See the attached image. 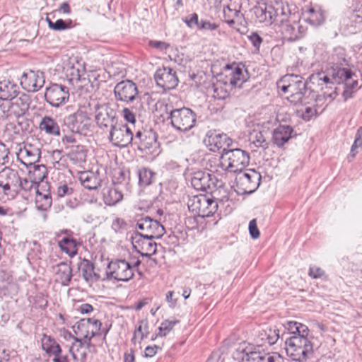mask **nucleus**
Here are the masks:
<instances>
[{"label": "nucleus", "instance_id": "bf43d9fd", "mask_svg": "<svg viewBox=\"0 0 362 362\" xmlns=\"http://www.w3.org/2000/svg\"><path fill=\"white\" fill-rule=\"evenodd\" d=\"M247 37L256 49L259 50L260 45L262 42V37L256 33H251Z\"/></svg>", "mask_w": 362, "mask_h": 362}, {"label": "nucleus", "instance_id": "e2e57ef3", "mask_svg": "<svg viewBox=\"0 0 362 362\" xmlns=\"http://www.w3.org/2000/svg\"><path fill=\"white\" fill-rule=\"evenodd\" d=\"M218 27V25L214 23L202 20L198 28L203 30H214L217 29Z\"/></svg>", "mask_w": 362, "mask_h": 362}, {"label": "nucleus", "instance_id": "f3484780", "mask_svg": "<svg viewBox=\"0 0 362 362\" xmlns=\"http://www.w3.org/2000/svg\"><path fill=\"white\" fill-rule=\"evenodd\" d=\"M154 239L156 238L135 233L132 237V245L134 248L142 256L150 257L157 251V244Z\"/></svg>", "mask_w": 362, "mask_h": 362}, {"label": "nucleus", "instance_id": "72a5a7b5", "mask_svg": "<svg viewBox=\"0 0 362 362\" xmlns=\"http://www.w3.org/2000/svg\"><path fill=\"white\" fill-rule=\"evenodd\" d=\"M79 180L82 185L88 189H96L100 186V179L97 174L91 171L82 172Z\"/></svg>", "mask_w": 362, "mask_h": 362}, {"label": "nucleus", "instance_id": "4d7b16f0", "mask_svg": "<svg viewBox=\"0 0 362 362\" xmlns=\"http://www.w3.org/2000/svg\"><path fill=\"white\" fill-rule=\"evenodd\" d=\"M308 274L313 279H319L324 276L325 275V272L320 267H310Z\"/></svg>", "mask_w": 362, "mask_h": 362}, {"label": "nucleus", "instance_id": "ddd939ff", "mask_svg": "<svg viewBox=\"0 0 362 362\" xmlns=\"http://www.w3.org/2000/svg\"><path fill=\"white\" fill-rule=\"evenodd\" d=\"M235 180L242 194H251L258 188L261 175L255 170H247L240 173Z\"/></svg>", "mask_w": 362, "mask_h": 362}, {"label": "nucleus", "instance_id": "0eeeda50", "mask_svg": "<svg viewBox=\"0 0 362 362\" xmlns=\"http://www.w3.org/2000/svg\"><path fill=\"white\" fill-rule=\"evenodd\" d=\"M105 275L109 280L127 281L133 277L134 272L130 263L125 259H117L108 263Z\"/></svg>", "mask_w": 362, "mask_h": 362}, {"label": "nucleus", "instance_id": "9b49d317", "mask_svg": "<svg viewBox=\"0 0 362 362\" xmlns=\"http://www.w3.org/2000/svg\"><path fill=\"white\" fill-rule=\"evenodd\" d=\"M18 173L8 167H5L0 171V187L6 195L14 196L18 193L20 185Z\"/></svg>", "mask_w": 362, "mask_h": 362}, {"label": "nucleus", "instance_id": "393cba45", "mask_svg": "<svg viewBox=\"0 0 362 362\" xmlns=\"http://www.w3.org/2000/svg\"><path fill=\"white\" fill-rule=\"evenodd\" d=\"M40 158V151L39 148L32 145H25L23 148H20L18 153V160L23 165L28 166L32 165Z\"/></svg>", "mask_w": 362, "mask_h": 362}, {"label": "nucleus", "instance_id": "39448f33", "mask_svg": "<svg viewBox=\"0 0 362 362\" xmlns=\"http://www.w3.org/2000/svg\"><path fill=\"white\" fill-rule=\"evenodd\" d=\"M351 76H353V73L351 70L341 68L339 66H332L327 71L326 74L317 73L312 76L311 79L313 83L316 82L318 86H322V89H323V85H325L326 88H332L329 85H333L334 83H344L351 80Z\"/></svg>", "mask_w": 362, "mask_h": 362}, {"label": "nucleus", "instance_id": "e433bc0d", "mask_svg": "<svg viewBox=\"0 0 362 362\" xmlns=\"http://www.w3.org/2000/svg\"><path fill=\"white\" fill-rule=\"evenodd\" d=\"M39 128L41 131L49 135L59 136L60 134L57 122L51 117H44L40 122Z\"/></svg>", "mask_w": 362, "mask_h": 362}, {"label": "nucleus", "instance_id": "bb28decb", "mask_svg": "<svg viewBox=\"0 0 362 362\" xmlns=\"http://www.w3.org/2000/svg\"><path fill=\"white\" fill-rule=\"evenodd\" d=\"M70 336L74 339L69 348L72 358L76 361L85 362L87 357V349L89 346H87V343H84L81 339L74 337L71 334Z\"/></svg>", "mask_w": 362, "mask_h": 362}, {"label": "nucleus", "instance_id": "58836bf2", "mask_svg": "<svg viewBox=\"0 0 362 362\" xmlns=\"http://www.w3.org/2000/svg\"><path fill=\"white\" fill-rule=\"evenodd\" d=\"M123 199L120 191L113 187H106L103 189V201L106 205L114 206Z\"/></svg>", "mask_w": 362, "mask_h": 362}, {"label": "nucleus", "instance_id": "37998d69", "mask_svg": "<svg viewBox=\"0 0 362 362\" xmlns=\"http://www.w3.org/2000/svg\"><path fill=\"white\" fill-rule=\"evenodd\" d=\"M35 203L38 209L45 211L52 206V197L49 192L43 194L37 190Z\"/></svg>", "mask_w": 362, "mask_h": 362}, {"label": "nucleus", "instance_id": "f03ea898", "mask_svg": "<svg viewBox=\"0 0 362 362\" xmlns=\"http://www.w3.org/2000/svg\"><path fill=\"white\" fill-rule=\"evenodd\" d=\"M279 93L294 105L302 104L308 93L305 82L299 75L286 74L276 83Z\"/></svg>", "mask_w": 362, "mask_h": 362}, {"label": "nucleus", "instance_id": "412c9836", "mask_svg": "<svg viewBox=\"0 0 362 362\" xmlns=\"http://www.w3.org/2000/svg\"><path fill=\"white\" fill-rule=\"evenodd\" d=\"M280 8H274L273 5L262 4L255 8V14L260 23L270 25L276 20V15Z\"/></svg>", "mask_w": 362, "mask_h": 362}, {"label": "nucleus", "instance_id": "49530a36", "mask_svg": "<svg viewBox=\"0 0 362 362\" xmlns=\"http://www.w3.org/2000/svg\"><path fill=\"white\" fill-rule=\"evenodd\" d=\"M69 157L71 160L75 162H83L86 158V151L83 146H72L69 151Z\"/></svg>", "mask_w": 362, "mask_h": 362}, {"label": "nucleus", "instance_id": "5fc2aeb1", "mask_svg": "<svg viewBox=\"0 0 362 362\" xmlns=\"http://www.w3.org/2000/svg\"><path fill=\"white\" fill-rule=\"evenodd\" d=\"M350 20L355 24H362V5L356 7L350 15Z\"/></svg>", "mask_w": 362, "mask_h": 362}, {"label": "nucleus", "instance_id": "774afa93", "mask_svg": "<svg viewBox=\"0 0 362 362\" xmlns=\"http://www.w3.org/2000/svg\"><path fill=\"white\" fill-rule=\"evenodd\" d=\"M126 226V222L121 218H115L112 224V228L115 230L118 231Z\"/></svg>", "mask_w": 362, "mask_h": 362}, {"label": "nucleus", "instance_id": "c756f323", "mask_svg": "<svg viewBox=\"0 0 362 362\" xmlns=\"http://www.w3.org/2000/svg\"><path fill=\"white\" fill-rule=\"evenodd\" d=\"M56 281L63 286H68L72 278V269L66 262H61L54 267Z\"/></svg>", "mask_w": 362, "mask_h": 362}, {"label": "nucleus", "instance_id": "a211bd4d", "mask_svg": "<svg viewBox=\"0 0 362 362\" xmlns=\"http://www.w3.org/2000/svg\"><path fill=\"white\" fill-rule=\"evenodd\" d=\"M114 93L117 100L124 103L133 102L138 95L137 86L130 80L118 83L115 87Z\"/></svg>", "mask_w": 362, "mask_h": 362}, {"label": "nucleus", "instance_id": "69168bd1", "mask_svg": "<svg viewBox=\"0 0 362 362\" xmlns=\"http://www.w3.org/2000/svg\"><path fill=\"white\" fill-rule=\"evenodd\" d=\"M149 45L160 51L166 50L169 47V44L163 41L151 40L149 42Z\"/></svg>", "mask_w": 362, "mask_h": 362}, {"label": "nucleus", "instance_id": "dca6fc26", "mask_svg": "<svg viewBox=\"0 0 362 362\" xmlns=\"http://www.w3.org/2000/svg\"><path fill=\"white\" fill-rule=\"evenodd\" d=\"M45 76L40 71L29 70L24 72L21 78V84L23 89L28 92H37L45 84Z\"/></svg>", "mask_w": 362, "mask_h": 362}, {"label": "nucleus", "instance_id": "13d9d810", "mask_svg": "<svg viewBox=\"0 0 362 362\" xmlns=\"http://www.w3.org/2000/svg\"><path fill=\"white\" fill-rule=\"evenodd\" d=\"M362 146V127H359L357 129L354 142L351 146V152H354L355 148L360 147Z\"/></svg>", "mask_w": 362, "mask_h": 362}, {"label": "nucleus", "instance_id": "a878e982", "mask_svg": "<svg viewBox=\"0 0 362 362\" xmlns=\"http://www.w3.org/2000/svg\"><path fill=\"white\" fill-rule=\"evenodd\" d=\"M303 18L311 25L318 26L325 21L324 11L318 5L310 6L304 9Z\"/></svg>", "mask_w": 362, "mask_h": 362}, {"label": "nucleus", "instance_id": "603ef678", "mask_svg": "<svg viewBox=\"0 0 362 362\" xmlns=\"http://www.w3.org/2000/svg\"><path fill=\"white\" fill-rule=\"evenodd\" d=\"M84 321L88 322V329L90 332V337H95L100 333L102 323L100 320L93 318L83 319Z\"/></svg>", "mask_w": 362, "mask_h": 362}, {"label": "nucleus", "instance_id": "5701e85b", "mask_svg": "<svg viewBox=\"0 0 362 362\" xmlns=\"http://www.w3.org/2000/svg\"><path fill=\"white\" fill-rule=\"evenodd\" d=\"M115 113L114 110L107 105H101L98 108L95 121L100 127H112L115 124Z\"/></svg>", "mask_w": 362, "mask_h": 362}, {"label": "nucleus", "instance_id": "423d86ee", "mask_svg": "<svg viewBox=\"0 0 362 362\" xmlns=\"http://www.w3.org/2000/svg\"><path fill=\"white\" fill-rule=\"evenodd\" d=\"M190 211L197 216L205 218L212 216L218 209L216 200L205 194L194 196L188 202Z\"/></svg>", "mask_w": 362, "mask_h": 362}, {"label": "nucleus", "instance_id": "f8f14e48", "mask_svg": "<svg viewBox=\"0 0 362 362\" xmlns=\"http://www.w3.org/2000/svg\"><path fill=\"white\" fill-rule=\"evenodd\" d=\"M109 139L115 146L126 147L134 140L133 132L128 125L115 123L111 127Z\"/></svg>", "mask_w": 362, "mask_h": 362}, {"label": "nucleus", "instance_id": "c85d7f7f", "mask_svg": "<svg viewBox=\"0 0 362 362\" xmlns=\"http://www.w3.org/2000/svg\"><path fill=\"white\" fill-rule=\"evenodd\" d=\"M211 182V175L208 172L197 170L192 173L191 184L197 190L206 191L210 188Z\"/></svg>", "mask_w": 362, "mask_h": 362}, {"label": "nucleus", "instance_id": "de8ad7c7", "mask_svg": "<svg viewBox=\"0 0 362 362\" xmlns=\"http://www.w3.org/2000/svg\"><path fill=\"white\" fill-rule=\"evenodd\" d=\"M154 173L148 168H143L139 170V183L142 187L151 184Z\"/></svg>", "mask_w": 362, "mask_h": 362}, {"label": "nucleus", "instance_id": "7ed1b4c3", "mask_svg": "<svg viewBox=\"0 0 362 362\" xmlns=\"http://www.w3.org/2000/svg\"><path fill=\"white\" fill-rule=\"evenodd\" d=\"M249 162L250 156L247 151L240 148H234L222 153L219 165L224 170L240 173L248 165Z\"/></svg>", "mask_w": 362, "mask_h": 362}, {"label": "nucleus", "instance_id": "c03bdc74", "mask_svg": "<svg viewBox=\"0 0 362 362\" xmlns=\"http://www.w3.org/2000/svg\"><path fill=\"white\" fill-rule=\"evenodd\" d=\"M59 247L70 256H73L76 253V243L73 238H64L59 242Z\"/></svg>", "mask_w": 362, "mask_h": 362}, {"label": "nucleus", "instance_id": "f704fd0d", "mask_svg": "<svg viewBox=\"0 0 362 362\" xmlns=\"http://www.w3.org/2000/svg\"><path fill=\"white\" fill-rule=\"evenodd\" d=\"M18 93V87L16 84L8 81H4L0 83V99L10 100L16 96Z\"/></svg>", "mask_w": 362, "mask_h": 362}, {"label": "nucleus", "instance_id": "2f4dec72", "mask_svg": "<svg viewBox=\"0 0 362 362\" xmlns=\"http://www.w3.org/2000/svg\"><path fill=\"white\" fill-rule=\"evenodd\" d=\"M85 68L83 64L76 62L66 69V76L69 81L71 84L75 85L85 79Z\"/></svg>", "mask_w": 362, "mask_h": 362}, {"label": "nucleus", "instance_id": "2eb2a0df", "mask_svg": "<svg viewBox=\"0 0 362 362\" xmlns=\"http://www.w3.org/2000/svg\"><path fill=\"white\" fill-rule=\"evenodd\" d=\"M136 227L141 230L136 233H140L145 236L160 238L165 233L163 226L149 216L140 218L137 221Z\"/></svg>", "mask_w": 362, "mask_h": 362}, {"label": "nucleus", "instance_id": "cd10ccee", "mask_svg": "<svg viewBox=\"0 0 362 362\" xmlns=\"http://www.w3.org/2000/svg\"><path fill=\"white\" fill-rule=\"evenodd\" d=\"M78 269L82 275L83 279L90 285L100 279V275L94 271L93 264L83 259L78 264Z\"/></svg>", "mask_w": 362, "mask_h": 362}, {"label": "nucleus", "instance_id": "6e6d98bb", "mask_svg": "<svg viewBox=\"0 0 362 362\" xmlns=\"http://www.w3.org/2000/svg\"><path fill=\"white\" fill-rule=\"evenodd\" d=\"M249 233L251 238L253 239H257L260 235L255 218L251 220L249 223Z\"/></svg>", "mask_w": 362, "mask_h": 362}, {"label": "nucleus", "instance_id": "473e14b6", "mask_svg": "<svg viewBox=\"0 0 362 362\" xmlns=\"http://www.w3.org/2000/svg\"><path fill=\"white\" fill-rule=\"evenodd\" d=\"M258 338L262 344L267 343L269 345H273L279 338V330L276 327H263L259 332Z\"/></svg>", "mask_w": 362, "mask_h": 362}, {"label": "nucleus", "instance_id": "c9c22d12", "mask_svg": "<svg viewBox=\"0 0 362 362\" xmlns=\"http://www.w3.org/2000/svg\"><path fill=\"white\" fill-rule=\"evenodd\" d=\"M72 328L76 335L78 336V338L81 339L84 343H87V346H89L93 337H90V332L88 329V322L81 319L77 322Z\"/></svg>", "mask_w": 362, "mask_h": 362}, {"label": "nucleus", "instance_id": "338daca9", "mask_svg": "<svg viewBox=\"0 0 362 362\" xmlns=\"http://www.w3.org/2000/svg\"><path fill=\"white\" fill-rule=\"evenodd\" d=\"M184 21L189 27H192L194 24L199 27L200 23L198 21V16L197 13H192L190 16L187 17Z\"/></svg>", "mask_w": 362, "mask_h": 362}, {"label": "nucleus", "instance_id": "f257e3e1", "mask_svg": "<svg viewBox=\"0 0 362 362\" xmlns=\"http://www.w3.org/2000/svg\"><path fill=\"white\" fill-rule=\"evenodd\" d=\"M247 81L246 71L238 65H227L220 78L214 84V98H226L233 88H240Z\"/></svg>", "mask_w": 362, "mask_h": 362}, {"label": "nucleus", "instance_id": "6ab92c4d", "mask_svg": "<svg viewBox=\"0 0 362 362\" xmlns=\"http://www.w3.org/2000/svg\"><path fill=\"white\" fill-rule=\"evenodd\" d=\"M155 80L157 85L163 89H173L178 84L176 73L170 67L158 69L155 74Z\"/></svg>", "mask_w": 362, "mask_h": 362}, {"label": "nucleus", "instance_id": "6e6552de", "mask_svg": "<svg viewBox=\"0 0 362 362\" xmlns=\"http://www.w3.org/2000/svg\"><path fill=\"white\" fill-rule=\"evenodd\" d=\"M170 119L172 126L180 132H186L191 129L196 122L194 112L191 109L187 107L171 110Z\"/></svg>", "mask_w": 362, "mask_h": 362}, {"label": "nucleus", "instance_id": "aec40b11", "mask_svg": "<svg viewBox=\"0 0 362 362\" xmlns=\"http://www.w3.org/2000/svg\"><path fill=\"white\" fill-rule=\"evenodd\" d=\"M243 354L242 359L245 358L249 361L250 360L256 362H283V358L278 354L274 353L261 354L259 352L246 351L245 349L239 347L237 349L236 355Z\"/></svg>", "mask_w": 362, "mask_h": 362}, {"label": "nucleus", "instance_id": "09e8293b", "mask_svg": "<svg viewBox=\"0 0 362 362\" xmlns=\"http://www.w3.org/2000/svg\"><path fill=\"white\" fill-rule=\"evenodd\" d=\"M148 323L146 321L141 320L139 322V326L135 329L134 337L132 341L134 343L138 340L140 342L147 336L148 334Z\"/></svg>", "mask_w": 362, "mask_h": 362}, {"label": "nucleus", "instance_id": "a18cd8bd", "mask_svg": "<svg viewBox=\"0 0 362 362\" xmlns=\"http://www.w3.org/2000/svg\"><path fill=\"white\" fill-rule=\"evenodd\" d=\"M29 174L31 178L33 180V182L37 183L42 182L43 180L47 177V168L44 165H34L33 170H30Z\"/></svg>", "mask_w": 362, "mask_h": 362}, {"label": "nucleus", "instance_id": "4c0bfd02", "mask_svg": "<svg viewBox=\"0 0 362 362\" xmlns=\"http://www.w3.org/2000/svg\"><path fill=\"white\" fill-rule=\"evenodd\" d=\"M41 341L42 349L49 355L55 357L62 352L60 345L50 336L45 334Z\"/></svg>", "mask_w": 362, "mask_h": 362}, {"label": "nucleus", "instance_id": "1a4fd4ad", "mask_svg": "<svg viewBox=\"0 0 362 362\" xmlns=\"http://www.w3.org/2000/svg\"><path fill=\"white\" fill-rule=\"evenodd\" d=\"M45 100L52 107H59L69 99V88L62 84L51 83L45 88Z\"/></svg>", "mask_w": 362, "mask_h": 362}, {"label": "nucleus", "instance_id": "052dcab7", "mask_svg": "<svg viewBox=\"0 0 362 362\" xmlns=\"http://www.w3.org/2000/svg\"><path fill=\"white\" fill-rule=\"evenodd\" d=\"M73 193V189L69 187L66 185H60L57 190L58 197H64L66 195H71Z\"/></svg>", "mask_w": 362, "mask_h": 362}, {"label": "nucleus", "instance_id": "79ce46f5", "mask_svg": "<svg viewBox=\"0 0 362 362\" xmlns=\"http://www.w3.org/2000/svg\"><path fill=\"white\" fill-rule=\"evenodd\" d=\"M179 322L180 321L177 320H165L163 321L158 327V332L153 335L151 339L155 340L159 337H166Z\"/></svg>", "mask_w": 362, "mask_h": 362}, {"label": "nucleus", "instance_id": "8fccbe9b", "mask_svg": "<svg viewBox=\"0 0 362 362\" xmlns=\"http://www.w3.org/2000/svg\"><path fill=\"white\" fill-rule=\"evenodd\" d=\"M358 83L356 79L346 81L344 82V90L343 91V96L345 100H347L353 96V94L358 89Z\"/></svg>", "mask_w": 362, "mask_h": 362}, {"label": "nucleus", "instance_id": "4be33fe9", "mask_svg": "<svg viewBox=\"0 0 362 362\" xmlns=\"http://www.w3.org/2000/svg\"><path fill=\"white\" fill-rule=\"evenodd\" d=\"M132 142L138 146L139 150L150 149L156 143V137L153 132L151 131L139 130L133 135Z\"/></svg>", "mask_w": 362, "mask_h": 362}, {"label": "nucleus", "instance_id": "864d4df0", "mask_svg": "<svg viewBox=\"0 0 362 362\" xmlns=\"http://www.w3.org/2000/svg\"><path fill=\"white\" fill-rule=\"evenodd\" d=\"M49 28L54 30H65L69 28L64 21L59 19L56 22H52L49 18H46Z\"/></svg>", "mask_w": 362, "mask_h": 362}, {"label": "nucleus", "instance_id": "9d476101", "mask_svg": "<svg viewBox=\"0 0 362 362\" xmlns=\"http://www.w3.org/2000/svg\"><path fill=\"white\" fill-rule=\"evenodd\" d=\"M64 123L71 132L86 134L91 125V119L86 112L79 110L66 117Z\"/></svg>", "mask_w": 362, "mask_h": 362}, {"label": "nucleus", "instance_id": "ea45409f", "mask_svg": "<svg viewBox=\"0 0 362 362\" xmlns=\"http://www.w3.org/2000/svg\"><path fill=\"white\" fill-rule=\"evenodd\" d=\"M290 334L296 335V337H308L309 334L308 327L302 323L289 321L285 325Z\"/></svg>", "mask_w": 362, "mask_h": 362}, {"label": "nucleus", "instance_id": "4468645a", "mask_svg": "<svg viewBox=\"0 0 362 362\" xmlns=\"http://www.w3.org/2000/svg\"><path fill=\"white\" fill-rule=\"evenodd\" d=\"M30 104L29 96L24 93H18L16 96L11 99L6 104H3L1 107H7L6 117H18L25 114L28 110Z\"/></svg>", "mask_w": 362, "mask_h": 362}, {"label": "nucleus", "instance_id": "7c9ffc66", "mask_svg": "<svg viewBox=\"0 0 362 362\" xmlns=\"http://www.w3.org/2000/svg\"><path fill=\"white\" fill-rule=\"evenodd\" d=\"M293 129L288 125H279L273 132V141L278 146H283L291 137Z\"/></svg>", "mask_w": 362, "mask_h": 362}, {"label": "nucleus", "instance_id": "a19ab883", "mask_svg": "<svg viewBox=\"0 0 362 362\" xmlns=\"http://www.w3.org/2000/svg\"><path fill=\"white\" fill-rule=\"evenodd\" d=\"M223 12L226 23L230 25L243 18V14L235 6L233 7V5L224 7Z\"/></svg>", "mask_w": 362, "mask_h": 362}, {"label": "nucleus", "instance_id": "3c124183", "mask_svg": "<svg viewBox=\"0 0 362 362\" xmlns=\"http://www.w3.org/2000/svg\"><path fill=\"white\" fill-rule=\"evenodd\" d=\"M331 63L333 66H341L345 62L344 50L341 47L334 49V52L330 57Z\"/></svg>", "mask_w": 362, "mask_h": 362}, {"label": "nucleus", "instance_id": "20e7f679", "mask_svg": "<svg viewBox=\"0 0 362 362\" xmlns=\"http://www.w3.org/2000/svg\"><path fill=\"white\" fill-rule=\"evenodd\" d=\"M286 351L293 361L303 362L313 354V346L308 337L293 335L286 340Z\"/></svg>", "mask_w": 362, "mask_h": 362}, {"label": "nucleus", "instance_id": "0e129e2a", "mask_svg": "<svg viewBox=\"0 0 362 362\" xmlns=\"http://www.w3.org/2000/svg\"><path fill=\"white\" fill-rule=\"evenodd\" d=\"M316 114H317V110L315 108L312 107H305V110L303 112L302 117L303 119L308 121Z\"/></svg>", "mask_w": 362, "mask_h": 362}, {"label": "nucleus", "instance_id": "680f3d73", "mask_svg": "<svg viewBox=\"0 0 362 362\" xmlns=\"http://www.w3.org/2000/svg\"><path fill=\"white\" fill-rule=\"evenodd\" d=\"M122 115L127 122H128L132 124H134L135 123V122H136L135 115L129 109L124 108L122 110Z\"/></svg>", "mask_w": 362, "mask_h": 362}, {"label": "nucleus", "instance_id": "b1692460", "mask_svg": "<svg viewBox=\"0 0 362 362\" xmlns=\"http://www.w3.org/2000/svg\"><path fill=\"white\" fill-rule=\"evenodd\" d=\"M205 141L207 142L211 151H216L223 148V152L228 151L226 147H228L232 143L231 139L227 134L219 133H211Z\"/></svg>", "mask_w": 362, "mask_h": 362}]
</instances>
